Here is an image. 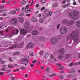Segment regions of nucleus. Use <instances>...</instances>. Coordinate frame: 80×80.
Masks as SVG:
<instances>
[{
    "label": "nucleus",
    "instance_id": "36",
    "mask_svg": "<svg viewBox=\"0 0 80 80\" xmlns=\"http://www.w3.org/2000/svg\"><path fill=\"white\" fill-rule=\"evenodd\" d=\"M26 10V8H25L23 7L22 8V12L24 13Z\"/></svg>",
    "mask_w": 80,
    "mask_h": 80
},
{
    "label": "nucleus",
    "instance_id": "31",
    "mask_svg": "<svg viewBox=\"0 0 80 80\" xmlns=\"http://www.w3.org/2000/svg\"><path fill=\"white\" fill-rule=\"evenodd\" d=\"M32 21L34 22H37V18H32Z\"/></svg>",
    "mask_w": 80,
    "mask_h": 80
},
{
    "label": "nucleus",
    "instance_id": "61",
    "mask_svg": "<svg viewBox=\"0 0 80 80\" xmlns=\"http://www.w3.org/2000/svg\"><path fill=\"white\" fill-rule=\"evenodd\" d=\"M16 11H17V12H19V11H20V10H19V9L18 8H16Z\"/></svg>",
    "mask_w": 80,
    "mask_h": 80
},
{
    "label": "nucleus",
    "instance_id": "49",
    "mask_svg": "<svg viewBox=\"0 0 80 80\" xmlns=\"http://www.w3.org/2000/svg\"><path fill=\"white\" fill-rule=\"evenodd\" d=\"M69 65L70 66V67H72V66L73 65V62H72L70 63Z\"/></svg>",
    "mask_w": 80,
    "mask_h": 80
},
{
    "label": "nucleus",
    "instance_id": "35",
    "mask_svg": "<svg viewBox=\"0 0 80 80\" xmlns=\"http://www.w3.org/2000/svg\"><path fill=\"white\" fill-rule=\"evenodd\" d=\"M43 52H44L43 51H40L39 54L41 57H42V56H43Z\"/></svg>",
    "mask_w": 80,
    "mask_h": 80
},
{
    "label": "nucleus",
    "instance_id": "39",
    "mask_svg": "<svg viewBox=\"0 0 80 80\" xmlns=\"http://www.w3.org/2000/svg\"><path fill=\"white\" fill-rule=\"evenodd\" d=\"M48 53H46L44 55V57H45V58H47V57H48Z\"/></svg>",
    "mask_w": 80,
    "mask_h": 80
},
{
    "label": "nucleus",
    "instance_id": "51",
    "mask_svg": "<svg viewBox=\"0 0 80 80\" xmlns=\"http://www.w3.org/2000/svg\"><path fill=\"white\" fill-rule=\"evenodd\" d=\"M45 7H43L41 9V11H43V10H45Z\"/></svg>",
    "mask_w": 80,
    "mask_h": 80
},
{
    "label": "nucleus",
    "instance_id": "41",
    "mask_svg": "<svg viewBox=\"0 0 80 80\" xmlns=\"http://www.w3.org/2000/svg\"><path fill=\"white\" fill-rule=\"evenodd\" d=\"M59 78H60V79H63V76H60L59 75Z\"/></svg>",
    "mask_w": 80,
    "mask_h": 80
},
{
    "label": "nucleus",
    "instance_id": "46",
    "mask_svg": "<svg viewBox=\"0 0 80 80\" xmlns=\"http://www.w3.org/2000/svg\"><path fill=\"white\" fill-rule=\"evenodd\" d=\"M35 71H36V72H37L38 73H41V72H40V71H39L38 70H35Z\"/></svg>",
    "mask_w": 80,
    "mask_h": 80
},
{
    "label": "nucleus",
    "instance_id": "25",
    "mask_svg": "<svg viewBox=\"0 0 80 80\" xmlns=\"http://www.w3.org/2000/svg\"><path fill=\"white\" fill-rule=\"evenodd\" d=\"M27 2L24 0H22L21 2V5H25V4H26Z\"/></svg>",
    "mask_w": 80,
    "mask_h": 80
},
{
    "label": "nucleus",
    "instance_id": "20",
    "mask_svg": "<svg viewBox=\"0 0 80 80\" xmlns=\"http://www.w3.org/2000/svg\"><path fill=\"white\" fill-rule=\"evenodd\" d=\"M45 37L42 36H41L39 37V40H40V41H44V40H45Z\"/></svg>",
    "mask_w": 80,
    "mask_h": 80
},
{
    "label": "nucleus",
    "instance_id": "15",
    "mask_svg": "<svg viewBox=\"0 0 80 80\" xmlns=\"http://www.w3.org/2000/svg\"><path fill=\"white\" fill-rule=\"evenodd\" d=\"M14 28L13 27H12V26H9V27H8V29L6 30V32H10L9 30H12Z\"/></svg>",
    "mask_w": 80,
    "mask_h": 80
},
{
    "label": "nucleus",
    "instance_id": "4",
    "mask_svg": "<svg viewBox=\"0 0 80 80\" xmlns=\"http://www.w3.org/2000/svg\"><path fill=\"white\" fill-rule=\"evenodd\" d=\"M68 31V29L65 26L61 27L60 30V33L61 34H65Z\"/></svg>",
    "mask_w": 80,
    "mask_h": 80
},
{
    "label": "nucleus",
    "instance_id": "48",
    "mask_svg": "<svg viewBox=\"0 0 80 80\" xmlns=\"http://www.w3.org/2000/svg\"><path fill=\"white\" fill-rule=\"evenodd\" d=\"M20 69H21V70H25V68L24 67H22L20 68Z\"/></svg>",
    "mask_w": 80,
    "mask_h": 80
},
{
    "label": "nucleus",
    "instance_id": "8",
    "mask_svg": "<svg viewBox=\"0 0 80 80\" xmlns=\"http://www.w3.org/2000/svg\"><path fill=\"white\" fill-rule=\"evenodd\" d=\"M52 15V12H49L48 14H44L42 15V17H44V18H47L48 17L51 16Z\"/></svg>",
    "mask_w": 80,
    "mask_h": 80
},
{
    "label": "nucleus",
    "instance_id": "59",
    "mask_svg": "<svg viewBox=\"0 0 80 80\" xmlns=\"http://www.w3.org/2000/svg\"><path fill=\"white\" fill-rule=\"evenodd\" d=\"M5 3V0H2V3Z\"/></svg>",
    "mask_w": 80,
    "mask_h": 80
},
{
    "label": "nucleus",
    "instance_id": "38",
    "mask_svg": "<svg viewBox=\"0 0 80 80\" xmlns=\"http://www.w3.org/2000/svg\"><path fill=\"white\" fill-rule=\"evenodd\" d=\"M8 67V68H13V66L12 65H10V64H9Z\"/></svg>",
    "mask_w": 80,
    "mask_h": 80
},
{
    "label": "nucleus",
    "instance_id": "42",
    "mask_svg": "<svg viewBox=\"0 0 80 80\" xmlns=\"http://www.w3.org/2000/svg\"><path fill=\"white\" fill-rule=\"evenodd\" d=\"M58 39L60 40V39H61V38H62V36L61 35H58Z\"/></svg>",
    "mask_w": 80,
    "mask_h": 80
},
{
    "label": "nucleus",
    "instance_id": "1",
    "mask_svg": "<svg viewBox=\"0 0 80 80\" xmlns=\"http://www.w3.org/2000/svg\"><path fill=\"white\" fill-rule=\"evenodd\" d=\"M69 38H72L75 42H78V34H77V32L75 31H74L70 34L67 37V39L68 40Z\"/></svg>",
    "mask_w": 80,
    "mask_h": 80
},
{
    "label": "nucleus",
    "instance_id": "27",
    "mask_svg": "<svg viewBox=\"0 0 80 80\" xmlns=\"http://www.w3.org/2000/svg\"><path fill=\"white\" fill-rule=\"evenodd\" d=\"M63 57V55L61 54L58 55V58L59 59V60H60L61 59H62Z\"/></svg>",
    "mask_w": 80,
    "mask_h": 80
},
{
    "label": "nucleus",
    "instance_id": "24",
    "mask_svg": "<svg viewBox=\"0 0 80 80\" xmlns=\"http://www.w3.org/2000/svg\"><path fill=\"white\" fill-rule=\"evenodd\" d=\"M32 11H33V9H28L26 11L25 13H29V12H32Z\"/></svg>",
    "mask_w": 80,
    "mask_h": 80
},
{
    "label": "nucleus",
    "instance_id": "45",
    "mask_svg": "<svg viewBox=\"0 0 80 80\" xmlns=\"http://www.w3.org/2000/svg\"><path fill=\"white\" fill-rule=\"evenodd\" d=\"M25 58H24V59H26V60H28L27 59H28V58H29V57L27 56H25Z\"/></svg>",
    "mask_w": 80,
    "mask_h": 80
},
{
    "label": "nucleus",
    "instance_id": "52",
    "mask_svg": "<svg viewBox=\"0 0 80 80\" xmlns=\"http://www.w3.org/2000/svg\"><path fill=\"white\" fill-rule=\"evenodd\" d=\"M23 15H24V14L23 13H21L19 14V16H20V17H23Z\"/></svg>",
    "mask_w": 80,
    "mask_h": 80
},
{
    "label": "nucleus",
    "instance_id": "60",
    "mask_svg": "<svg viewBox=\"0 0 80 80\" xmlns=\"http://www.w3.org/2000/svg\"><path fill=\"white\" fill-rule=\"evenodd\" d=\"M30 67H34V64H31L30 65Z\"/></svg>",
    "mask_w": 80,
    "mask_h": 80
},
{
    "label": "nucleus",
    "instance_id": "26",
    "mask_svg": "<svg viewBox=\"0 0 80 80\" xmlns=\"http://www.w3.org/2000/svg\"><path fill=\"white\" fill-rule=\"evenodd\" d=\"M58 6V3H54L52 4V7H57Z\"/></svg>",
    "mask_w": 80,
    "mask_h": 80
},
{
    "label": "nucleus",
    "instance_id": "63",
    "mask_svg": "<svg viewBox=\"0 0 80 80\" xmlns=\"http://www.w3.org/2000/svg\"><path fill=\"white\" fill-rule=\"evenodd\" d=\"M73 5H77V3H76V2H75V1H74V2H73Z\"/></svg>",
    "mask_w": 80,
    "mask_h": 80
},
{
    "label": "nucleus",
    "instance_id": "64",
    "mask_svg": "<svg viewBox=\"0 0 80 80\" xmlns=\"http://www.w3.org/2000/svg\"><path fill=\"white\" fill-rule=\"evenodd\" d=\"M75 58H77V54H75L74 55V57Z\"/></svg>",
    "mask_w": 80,
    "mask_h": 80
},
{
    "label": "nucleus",
    "instance_id": "2",
    "mask_svg": "<svg viewBox=\"0 0 80 80\" xmlns=\"http://www.w3.org/2000/svg\"><path fill=\"white\" fill-rule=\"evenodd\" d=\"M70 16L71 17V18L73 20H76L80 17L79 12L76 10H75L74 12H70Z\"/></svg>",
    "mask_w": 80,
    "mask_h": 80
},
{
    "label": "nucleus",
    "instance_id": "22",
    "mask_svg": "<svg viewBox=\"0 0 80 80\" xmlns=\"http://www.w3.org/2000/svg\"><path fill=\"white\" fill-rule=\"evenodd\" d=\"M55 75H56V73H54L53 74H52L49 75H48V76L50 78H53V77H55Z\"/></svg>",
    "mask_w": 80,
    "mask_h": 80
},
{
    "label": "nucleus",
    "instance_id": "21",
    "mask_svg": "<svg viewBox=\"0 0 80 80\" xmlns=\"http://www.w3.org/2000/svg\"><path fill=\"white\" fill-rule=\"evenodd\" d=\"M28 24H29V23L28 22L25 23V28H29V25Z\"/></svg>",
    "mask_w": 80,
    "mask_h": 80
},
{
    "label": "nucleus",
    "instance_id": "58",
    "mask_svg": "<svg viewBox=\"0 0 80 80\" xmlns=\"http://www.w3.org/2000/svg\"><path fill=\"white\" fill-rule=\"evenodd\" d=\"M26 8H27V9H28V8H29V5H27V6H26Z\"/></svg>",
    "mask_w": 80,
    "mask_h": 80
},
{
    "label": "nucleus",
    "instance_id": "29",
    "mask_svg": "<svg viewBox=\"0 0 80 80\" xmlns=\"http://www.w3.org/2000/svg\"><path fill=\"white\" fill-rule=\"evenodd\" d=\"M23 46L22 43H20L18 45V47L19 48H22L23 47Z\"/></svg>",
    "mask_w": 80,
    "mask_h": 80
},
{
    "label": "nucleus",
    "instance_id": "47",
    "mask_svg": "<svg viewBox=\"0 0 80 80\" xmlns=\"http://www.w3.org/2000/svg\"><path fill=\"white\" fill-rule=\"evenodd\" d=\"M8 14H13V11H9L8 12Z\"/></svg>",
    "mask_w": 80,
    "mask_h": 80
},
{
    "label": "nucleus",
    "instance_id": "19",
    "mask_svg": "<svg viewBox=\"0 0 80 80\" xmlns=\"http://www.w3.org/2000/svg\"><path fill=\"white\" fill-rule=\"evenodd\" d=\"M76 25L78 27L80 28V21H78L76 22Z\"/></svg>",
    "mask_w": 80,
    "mask_h": 80
},
{
    "label": "nucleus",
    "instance_id": "33",
    "mask_svg": "<svg viewBox=\"0 0 80 80\" xmlns=\"http://www.w3.org/2000/svg\"><path fill=\"white\" fill-rule=\"evenodd\" d=\"M69 5H70V4L69 3L65 4L63 6L62 8H66V7H67L68 6H69Z\"/></svg>",
    "mask_w": 80,
    "mask_h": 80
},
{
    "label": "nucleus",
    "instance_id": "43",
    "mask_svg": "<svg viewBox=\"0 0 80 80\" xmlns=\"http://www.w3.org/2000/svg\"><path fill=\"white\" fill-rule=\"evenodd\" d=\"M29 54L30 55V56H31V57H32V56H33V53L32 52H30Z\"/></svg>",
    "mask_w": 80,
    "mask_h": 80
},
{
    "label": "nucleus",
    "instance_id": "54",
    "mask_svg": "<svg viewBox=\"0 0 80 80\" xmlns=\"http://www.w3.org/2000/svg\"><path fill=\"white\" fill-rule=\"evenodd\" d=\"M39 7H40V5H39V4H37L36 5V8H38Z\"/></svg>",
    "mask_w": 80,
    "mask_h": 80
},
{
    "label": "nucleus",
    "instance_id": "7",
    "mask_svg": "<svg viewBox=\"0 0 80 80\" xmlns=\"http://www.w3.org/2000/svg\"><path fill=\"white\" fill-rule=\"evenodd\" d=\"M18 22V19H17V18H15L12 19L10 21L11 23L14 25H16V24Z\"/></svg>",
    "mask_w": 80,
    "mask_h": 80
},
{
    "label": "nucleus",
    "instance_id": "37",
    "mask_svg": "<svg viewBox=\"0 0 80 80\" xmlns=\"http://www.w3.org/2000/svg\"><path fill=\"white\" fill-rule=\"evenodd\" d=\"M50 70V68H46V71L47 72V73H50V72H49V70Z\"/></svg>",
    "mask_w": 80,
    "mask_h": 80
},
{
    "label": "nucleus",
    "instance_id": "13",
    "mask_svg": "<svg viewBox=\"0 0 80 80\" xmlns=\"http://www.w3.org/2000/svg\"><path fill=\"white\" fill-rule=\"evenodd\" d=\"M18 32H19V31L18 29H16V31L13 30L12 31V33L13 35H17V34H18Z\"/></svg>",
    "mask_w": 80,
    "mask_h": 80
},
{
    "label": "nucleus",
    "instance_id": "56",
    "mask_svg": "<svg viewBox=\"0 0 80 80\" xmlns=\"http://www.w3.org/2000/svg\"><path fill=\"white\" fill-rule=\"evenodd\" d=\"M13 65L14 66V67H18L19 65L16 64H13Z\"/></svg>",
    "mask_w": 80,
    "mask_h": 80
},
{
    "label": "nucleus",
    "instance_id": "3",
    "mask_svg": "<svg viewBox=\"0 0 80 80\" xmlns=\"http://www.w3.org/2000/svg\"><path fill=\"white\" fill-rule=\"evenodd\" d=\"M62 23L63 25L67 26H72L74 23V21L73 20L68 21L67 19H63L62 21Z\"/></svg>",
    "mask_w": 80,
    "mask_h": 80
},
{
    "label": "nucleus",
    "instance_id": "32",
    "mask_svg": "<svg viewBox=\"0 0 80 80\" xmlns=\"http://www.w3.org/2000/svg\"><path fill=\"white\" fill-rule=\"evenodd\" d=\"M44 22V19L43 18H41L39 20V22L41 23H42Z\"/></svg>",
    "mask_w": 80,
    "mask_h": 80
},
{
    "label": "nucleus",
    "instance_id": "40",
    "mask_svg": "<svg viewBox=\"0 0 80 80\" xmlns=\"http://www.w3.org/2000/svg\"><path fill=\"white\" fill-rule=\"evenodd\" d=\"M6 11H7L6 10H5V9H3V10H2L1 11V13H2L3 12H6Z\"/></svg>",
    "mask_w": 80,
    "mask_h": 80
},
{
    "label": "nucleus",
    "instance_id": "55",
    "mask_svg": "<svg viewBox=\"0 0 80 80\" xmlns=\"http://www.w3.org/2000/svg\"><path fill=\"white\" fill-rule=\"evenodd\" d=\"M6 72L7 73H9V72H11V70L9 69V70H6Z\"/></svg>",
    "mask_w": 80,
    "mask_h": 80
},
{
    "label": "nucleus",
    "instance_id": "18",
    "mask_svg": "<svg viewBox=\"0 0 80 80\" xmlns=\"http://www.w3.org/2000/svg\"><path fill=\"white\" fill-rule=\"evenodd\" d=\"M68 73H76V72H75V71L74 70H68Z\"/></svg>",
    "mask_w": 80,
    "mask_h": 80
},
{
    "label": "nucleus",
    "instance_id": "34",
    "mask_svg": "<svg viewBox=\"0 0 80 80\" xmlns=\"http://www.w3.org/2000/svg\"><path fill=\"white\" fill-rule=\"evenodd\" d=\"M69 5H70V4L69 3L65 4L63 6L62 8H66V7H67L68 6H69Z\"/></svg>",
    "mask_w": 80,
    "mask_h": 80
},
{
    "label": "nucleus",
    "instance_id": "12",
    "mask_svg": "<svg viewBox=\"0 0 80 80\" xmlns=\"http://www.w3.org/2000/svg\"><path fill=\"white\" fill-rule=\"evenodd\" d=\"M32 34L33 35H38V32L36 30H33L32 32Z\"/></svg>",
    "mask_w": 80,
    "mask_h": 80
},
{
    "label": "nucleus",
    "instance_id": "28",
    "mask_svg": "<svg viewBox=\"0 0 80 80\" xmlns=\"http://www.w3.org/2000/svg\"><path fill=\"white\" fill-rule=\"evenodd\" d=\"M18 19H19V20L20 22H23L24 21V20H23V18H22L19 17L18 18Z\"/></svg>",
    "mask_w": 80,
    "mask_h": 80
},
{
    "label": "nucleus",
    "instance_id": "57",
    "mask_svg": "<svg viewBox=\"0 0 80 80\" xmlns=\"http://www.w3.org/2000/svg\"><path fill=\"white\" fill-rule=\"evenodd\" d=\"M37 62V60H35L32 61V63H35Z\"/></svg>",
    "mask_w": 80,
    "mask_h": 80
},
{
    "label": "nucleus",
    "instance_id": "30",
    "mask_svg": "<svg viewBox=\"0 0 80 80\" xmlns=\"http://www.w3.org/2000/svg\"><path fill=\"white\" fill-rule=\"evenodd\" d=\"M69 76L70 78V77H71V78H73L74 77H75V75L73 74H69Z\"/></svg>",
    "mask_w": 80,
    "mask_h": 80
},
{
    "label": "nucleus",
    "instance_id": "10",
    "mask_svg": "<svg viewBox=\"0 0 80 80\" xmlns=\"http://www.w3.org/2000/svg\"><path fill=\"white\" fill-rule=\"evenodd\" d=\"M58 53H60V54H62L63 55L64 54V53H65V50H64V48H62L60 49H59L58 51Z\"/></svg>",
    "mask_w": 80,
    "mask_h": 80
},
{
    "label": "nucleus",
    "instance_id": "9",
    "mask_svg": "<svg viewBox=\"0 0 80 80\" xmlns=\"http://www.w3.org/2000/svg\"><path fill=\"white\" fill-rule=\"evenodd\" d=\"M34 47V44L32 42H29L28 43L27 46L26 48H33Z\"/></svg>",
    "mask_w": 80,
    "mask_h": 80
},
{
    "label": "nucleus",
    "instance_id": "6",
    "mask_svg": "<svg viewBox=\"0 0 80 80\" xmlns=\"http://www.w3.org/2000/svg\"><path fill=\"white\" fill-rule=\"evenodd\" d=\"M20 31L21 35H25L27 33V30L25 29H21Z\"/></svg>",
    "mask_w": 80,
    "mask_h": 80
},
{
    "label": "nucleus",
    "instance_id": "14",
    "mask_svg": "<svg viewBox=\"0 0 80 80\" xmlns=\"http://www.w3.org/2000/svg\"><path fill=\"white\" fill-rule=\"evenodd\" d=\"M71 55L70 54H67L65 55V58L66 59H68L69 58H70Z\"/></svg>",
    "mask_w": 80,
    "mask_h": 80
},
{
    "label": "nucleus",
    "instance_id": "16",
    "mask_svg": "<svg viewBox=\"0 0 80 80\" xmlns=\"http://www.w3.org/2000/svg\"><path fill=\"white\" fill-rule=\"evenodd\" d=\"M50 58L51 59H52L53 60H54L55 62H57V60L56 58H55L54 57L53 55L52 54L50 56Z\"/></svg>",
    "mask_w": 80,
    "mask_h": 80
},
{
    "label": "nucleus",
    "instance_id": "50",
    "mask_svg": "<svg viewBox=\"0 0 80 80\" xmlns=\"http://www.w3.org/2000/svg\"><path fill=\"white\" fill-rule=\"evenodd\" d=\"M41 2H42V3H45L46 2V1L45 0H42Z\"/></svg>",
    "mask_w": 80,
    "mask_h": 80
},
{
    "label": "nucleus",
    "instance_id": "23",
    "mask_svg": "<svg viewBox=\"0 0 80 80\" xmlns=\"http://www.w3.org/2000/svg\"><path fill=\"white\" fill-rule=\"evenodd\" d=\"M17 47V45L16 44H14L12 46L10 47L9 48L11 49H13V48H16Z\"/></svg>",
    "mask_w": 80,
    "mask_h": 80
},
{
    "label": "nucleus",
    "instance_id": "17",
    "mask_svg": "<svg viewBox=\"0 0 80 80\" xmlns=\"http://www.w3.org/2000/svg\"><path fill=\"white\" fill-rule=\"evenodd\" d=\"M29 62V60L25 59H22V61L21 62V63L22 64H24V63H23V62Z\"/></svg>",
    "mask_w": 80,
    "mask_h": 80
},
{
    "label": "nucleus",
    "instance_id": "62",
    "mask_svg": "<svg viewBox=\"0 0 80 80\" xmlns=\"http://www.w3.org/2000/svg\"><path fill=\"white\" fill-rule=\"evenodd\" d=\"M1 75H4V73L3 72H1L0 73Z\"/></svg>",
    "mask_w": 80,
    "mask_h": 80
},
{
    "label": "nucleus",
    "instance_id": "53",
    "mask_svg": "<svg viewBox=\"0 0 80 80\" xmlns=\"http://www.w3.org/2000/svg\"><path fill=\"white\" fill-rule=\"evenodd\" d=\"M78 62H76L75 63H74V62H73L74 66L75 65H78Z\"/></svg>",
    "mask_w": 80,
    "mask_h": 80
},
{
    "label": "nucleus",
    "instance_id": "11",
    "mask_svg": "<svg viewBox=\"0 0 80 80\" xmlns=\"http://www.w3.org/2000/svg\"><path fill=\"white\" fill-rule=\"evenodd\" d=\"M56 65L59 66V67L58 68V69H59V70H63L64 67L62 65L57 63H56Z\"/></svg>",
    "mask_w": 80,
    "mask_h": 80
},
{
    "label": "nucleus",
    "instance_id": "44",
    "mask_svg": "<svg viewBox=\"0 0 80 80\" xmlns=\"http://www.w3.org/2000/svg\"><path fill=\"white\" fill-rule=\"evenodd\" d=\"M4 7H5V6H4L0 5V8H1V9H3V8H4Z\"/></svg>",
    "mask_w": 80,
    "mask_h": 80
},
{
    "label": "nucleus",
    "instance_id": "5",
    "mask_svg": "<svg viewBox=\"0 0 80 80\" xmlns=\"http://www.w3.org/2000/svg\"><path fill=\"white\" fill-rule=\"evenodd\" d=\"M50 42L52 45H56L58 43V39L56 37L52 38L50 40Z\"/></svg>",
    "mask_w": 80,
    "mask_h": 80
}]
</instances>
